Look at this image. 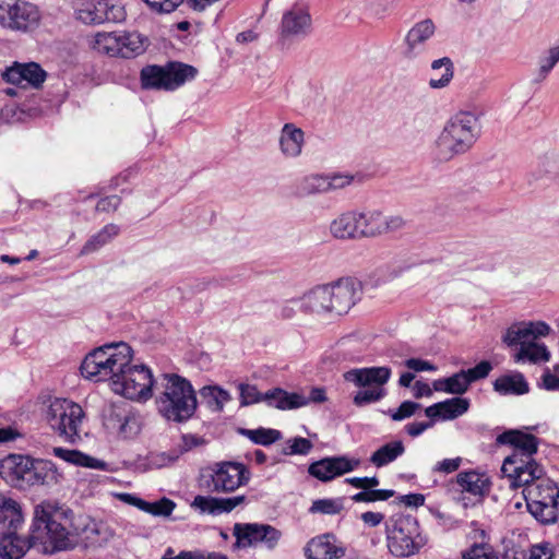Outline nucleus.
<instances>
[{
	"label": "nucleus",
	"instance_id": "obj_1",
	"mask_svg": "<svg viewBox=\"0 0 559 559\" xmlns=\"http://www.w3.org/2000/svg\"><path fill=\"white\" fill-rule=\"evenodd\" d=\"M62 515L61 508L51 501H41L35 507L29 536L40 554L51 555L71 547L70 533L60 522Z\"/></svg>",
	"mask_w": 559,
	"mask_h": 559
},
{
	"label": "nucleus",
	"instance_id": "obj_2",
	"mask_svg": "<svg viewBox=\"0 0 559 559\" xmlns=\"http://www.w3.org/2000/svg\"><path fill=\"white\" fill-rule=\"evenodd\" d=\"M160 380V391L155 401L158 413L168 421H188L198 407L191 383L176 373H164Z\"/></svg>",
	"mask_w": 559,
	"mask_h": 559
},
{
	"label": "nucleus",
	"instance_id": "obj_3",
	"mask_svg": "<svg viewBox=\"0 0 559 559\" xmlns=\"http://www.w3.org/2000/svg\"><path fill=\"white\" fill-rule=\"evenodd\" d=\"M132 360V349L126 343L107 344L86 355L80 370L84 378L99 381H110L112 386L119 373Z\"/></svg>",
	"mask_w": 559,
	"mask_h": 559
},
{
	"label": "nucleus",
	"instance_id": "obj_4",
	"mask_svg": "<svg viewBox=\"0 0 559 559\" xmlns=\"http://www.w3.org/2000/svg\"><path fill=\"white\" fill-rule=\"evenodd\" d=\"M388 547L395 557H411L426 545L419 522L415 516L397 514L386 525Z\"/></svg>",
	"mask_w": 559,
	"mask_h": 559
},
{
	"label": "nucleus",
	"instance_id": "obj_5",
	"mask_svg": "<svg viewBox=\"0 0 559 559\" xmlns=\"http://www.w3.org/2000/svg\"><path fill=\"white\" fill-rule=\"evenodd\" d=\"M198 74L197 68L179 61L165 66H146L140 72L141 86L144 90L174 91Z\"/></svg>",
	"mask_w": 559,
	"mask_h": 559
},
{
	"label": "nucleus",
	"instance_id": "obj_6",
	"mask_svg": "<svg viewBox=\"0 0 559 559\" xmlns=\"http://www.w3.org/2000/svg\"><path fill=\"white\" fill-rule=\"evenodd\" d=\"M478 135V118L471 112H459L444 127L438 145L451 155L462 154L474 145Z\"/></svg>",
	"mask_w": 559,
	"mask_h": 559
},
{
	"label": "nucleus",
	"instance_id": "obj_7",
	"mask_svg": "<svg viewBox=\"0 0 559 559\" xmlns=\"http://www.w3.org/2000/svg\"><path fill=\"white\" fill-rule=\"evenodd\" d=\"M251 473L239 462L222 461L210 465L201 477V486L210 492L229 493L249 483Z\"/></svg>",
	"mask_w": 559,
	"mask_h": 559
},
{
	"label": "nucleus",
	"instance_id": "obj_8",
	"mask_svg": "<svg viewBox=\"0 0 559 559\" xmlns=\"http://www.w3.org/2000/svg\"><path fill=\"white\" fill-rule=\"evenodd\" d=\"M530 513L543 524H552L559 520V488L548 477L523 489Z\"/></svg>",
	"mask_w": 559,
	"mask_h": 559
},
{
	"label": "nucleus",
	"instance_id": "obj_9",
	"mask_svg": "<svg viewBox=\"0 0 559 559\" xmlns=\"http://www.w3.org/2000/svg\"><path fill=\"white\" fill-rule=\"evenodd\" d=\"M85 413L83 408L69 400H55L48 407L47 421L49 426L66 441L75 443Z\"/></svg>",
	"mask_w": 559,
	"mask_h": 559
},
{
	"label": "nucleus",
	"instance_id": "obj_10",
	"mask_svg": "<svg viewBox=\"0 0 559 559\" xmlns=\"http://www.w3.org/2000/svg\"><path fill=\"white\" fill-rule=\"evenodd\" d=\"M154 384L152 372L144 365L124 367L112 383V391L130 400H147Z\"/></svg>",
	"mask_w": 559,
	"mask_h": 559
},
{
	"label": "nucleus",
	"instance_id": "obj_11",
	"mask_svg": "<svg viewBox=\"0 0 559 559\" xmlns=\"http://www.w3.org/2000/svg\"><path fill=\"white\" fill-rule=\"evenodd\" d=\"M39 21L40 12L31 2L14 0L0 4V24L5 28L28 32L36 28Z\"/></svg>",
	"mask_w": 559,
	"mask_h": 559
},
{
	"label": "nucleus",
	"instance_id": "obj_12",
	"mask_svg": "<svg viewBox=\"0 0 559 559\" xmlns=\"http://www.w3.org/2000/svg\"><path fill=\"white\" fill-rule=\"evenodd\" d=\"M236 537L234 547L247 548L258 544H264L267 548H274L282 537V533L270 524L236 523L233 528Z\"/></svg>",
	"mask_w": 559,
	"mask_h": 559
},
{
	"label": "nucleus",
	"instance_id": "obj_13",
	"mask_svg": "<svg viewBox=\"0 0 559 559\" xmlns=\"http://www.w3.org/2000/svg\"><path fill=\"white\" fill-rule=\"evenodd\" d=\"M501 472L509 479L511 488L528 486L544 479V467L536 460H521L518 456H507L503 461Z\"/></svg>",
	"mask_w": 559,
	"mask_h": 559
},
{
	"label": "nucleus",
	"instance_id": "obj_14",
	"mask_svg": "<svg viewBox=\"0 0 559 559\" xmlns=\"http://www.w3.org/2000/svg\"><path fill=\"white\" fill-rule=\"evenodd\" d=\"M326 286L334 314L347 313L361 298L362 285L355 277H342Z\"/></svg>",
	"mask_w": 559,
	"mask_h": 559
},
{
	"label": "nucleus",
	"instance_id": "obj_15",
	"mask_svg": "<svg viewBox=\"0 0 559 559\" xmlns=\"http://www.w3.org/2000/svg\"><path fill=\"white\" fill-rule=\"evenodd\" d=\"M357 222L359 239L394 233L405 225V221L401 216H385L377 210L357 212Z\"/></svg>",
	"mask_w": 559,
	"mask_h": 559
},
{
	"label": "nucleus",
	"instance_id": "obj_16",
	"mask_svg": "<svg viewBox=\"0 0 559 559\" xmlns=\"http://www.w3.org/2000/svg\"><path fill=\"white\" fill-rule=\"evenodd\" d=\"M312 25L309 8L306 4L295 3L285 11L280 24V36L282 39L306 36Z\"/></svg>",
	"mask_w": 559,
	"mask_h": 559
},
{
	"label": "nucleus",
	"instance_id": "obj_17",
	"mask_svg": "<svg viewBox=\"0 0 559 559\" xmlns=\"http://www.w3.org/2000/svg\"><path fill=\"white\" fill-rule=\"evenodd\" d=\"M78 17L87 24L117 23L126 19V12L121 5L112 4L108 0H96L85 3L78 11Z\"/></svg>",
	"mask_w": 559,
	"mask_h": 559
},
{
	"label": "nucleus",
	"instance_id": "obj_18",
	"mask_svg": "<svg viewBox=\"0 0 559 559\" xmlns=\"http://www.w3.org/2000/svg\"><path fill=\"white\" fill-rule=\"evenodd\" d=\"M550 332L549 325L544 321L519 322L512 324L502 337L503 343L509 346L523 347L539 336H546Z\"/></svg>",
	"mask_w": 559,
	"mask_h": 559
},
{
	"label": "nucleus",
	"instance_id": "obj_19",
	"mask_svg": "<svg viewBox=\"0 0 559 559\" xmlns=\"http://www.w3.org/2000/svg\"><path fill=\"white\" fill-rule=\"evenodd\" d=\"M496 443L500 445H511L514 448L510 456H518L520 460H535L534 454L538 451L539 439L532 433L519 429H510L500 433Z\"/></svg>",
	"mask_w": 559,
	"mask_h": 559
},
{
	"label": "nucleus",
	"instance_id": "obj_20",
	"mask_svg": "<svg viewBox=\"0 0 559 559\" xmlns=\"http://www.w3.org/2000/svg\"><path fill=\"white\" fill-rule=\"evenodd\" d=\"M360 461L347 456L324 457L309 465L308 472L321 481H330L345 473L354 471Z\"/></svg>",
	"mask_w": 559,
	"mask_h": 559
},
{
	"label": "nucleus",
	"instance_id": "obj_21",
	"mask_svg": "<svg viewBox=\"0 0 559 559\" xmlns=\"http://www.w3.org/2000/svg\"><path fill=\"white\" fill-rule=\"evenodd\" d=\"M307 559H338L345 556V548L336 545V537L326 533L310 539L305 547Z\"/></svg>",
	"mask_w": 559,
	"mask_h": 559
},
{
	"label": "nucleus",
	"instance_id": "obj_22",
	"mask_svg": "<svg viewBox=\"0 0 559 559\" xmlns=\"http://www.w3.org/2000/svg\"><path fill=\"white\" fill-rule=\"evenodd\" d=\"M46 76L45 70L36 62L14 63L3 73L4 80L11 84L21 85L26 82L35 88L44 83Z\"/></svg>",
	"mask_w": 559,
	"mask_h": 559
},
{
	"label": "nucleus",
	"instance_id": "obj_23",
	"mask_svg": "<svg viewBox=\"0 0 559 559\" xmlns=\"http://www.w3.org/2000/svg\"><path fill=\"white\" fill-rule=\"evenodd\" d=\"M246 499V496L242 495L230 498H216L198 495L191 502V508L198 510L200 513L218 515L233 511L236 507L245 503Z\"/></svg>",
	"mask_w": 559,
	"mask_h": 559
},
{
	"label": "nucleus",
	"instance_id": "obj_24",
	"mask_svg": "<svg viewBox=\"0 0 559 559\" xmlns=\"http://www.w3.org/2000/svg\"><path fill=\"white\" fill-rule=\"evenodd\" d=\"M390 377L391 369L389 367L358 368L344 373L346 381L353 382L359 388H373L376 385L384 388Z\"/></svg>",
	"mask_w": 559,
	"mask_h": 559
},
{
	"label": "nucleus",
	"instance_id": "obj_25",
	"mask_svg": "<svg viewBox=\"0 0 559 559\" xmlns=\"http://www.w3.org/2000/svg\"><path fill=\"white\" fill-rule=\"evenodd\" d=\"M105 425L108 429L116 430L123 439L133 438L140 431L138 417L133 413L119 407L110 408Z\"/></svg>",
	"mask_w": 559,
	"mask_h": 559
},
{
	"label": "nucleus",
	"instance_id": "obj_26",
	"mask_svg": "<svg viewBox=\"0 0 559 559\" xmlns=\"http://www.w3.org/2000/svg\"><path fill=\"white\" fill-rule=\"evenodd\" d=\"M31 456L10 454L0 461L1 478L13 487H23V476L28 468Z\"/></svg>",
	"mask_w": 559,
	"mask_h": 559
},
{
	"label": "nucleus",
	"instance_id": "obj_27",
	"mask_svg": "<svg viewBox=\"0 0 559 559\" xmlns=\"http://www.w3.org/2000/svg\"><path fill=\"white\" fill-rule=\"evenodd\" d=\"M31 548H34V544H32L29 535L26 538L15 532L0 535V557L2 559H22Z\"/></svg>",
	"mask_w": 559,
	"mask_h": 559
},
{
	"label": "nucleus",
	"instance_id": "obj_28",
	"mask_svg": "<svg viewBox=\"0 0 559 559\" xmlns=\"http://www.w3.org/2000/svg\"><path fill=\"white\" fill-rule=\"evenodd\" d=\"M300 310L307 314L332 313L328 286H317L306 293L300 299Z\"/></svg>",
	"mask_w": 559,
	"mask_h": 559
},
{
	"label": "nucleus",
	"instance_id": "obj_29",
	"mask_svg": "<svg viewBox=\"0 0 559 559\" xmlns=\"http://www.w3.org/2000/svg\"><path fill=\"white\" fill-rule=\"evenodd\" d=\"M435 31L436 26L429 19L416 23L405 37L406 50L404 55L407 58L414 57L417 48L424 45L435 34Z\"/></svg>",
	"mask_w": 559,
	"mask_h": 559
},
{
	"label": "nucleus",
	"instance_id": "obj_30",
	"mask_svg": "<svg viewBox=\"0 0 559 559\" xmlns=\"http://www.w3.org/2000/svg\"><path fill=\"white\" fill-rule=\"evenodd\" d=\"M456 483L463 491L478 498H483L490 490V480L486 474L475 471L460 472L456 475Z\"/></svg>",
	"mask_w": 559,
	"mask_h": 559
},
{
	"label": "nucleus",
	"instance_id": "obj_31",
	"mask_svg": "<svg viewBox=\"0 0 559 559\" xmlns=\"http://www.w3.org/2000/svg\"><path fill=\"white\" fill-rule=\"evenodd\" d=\"M263 402L278 409H294L307 405L302 394L288 393L281 388H273L265 392Z\"/></svg>",
	"mask_w": 559,
	"mask_h": 559
},
{
	"label": "nucleus",
	"instance_id": "obj_32",
	"mask_svg": "<svg viewBox=\"0 0 559 559\" xmlns=\"http://www.w3.org/2000/svg\"><path fill=\"white\" fill-rule=\"evenodd\" d=\"M330 231L337 239H359L357 212L341 214L330 225Z\"/></svg>",
	"mask_w": 559,
	"mask_h": 559
},
{
	"label": "nucleus",
	"instance_id": "obj_33",
	"mask_svg": "<svg viewBox=\"0 0 559 559\" xmlns=\"http://www.w3.org/2000/svg\"><path fill=\"white\" fill-rule=\"evenodd\" d=\"M493 389L501 395H522L530 391V386L521 372H510L500 376L493 382Z\"/></svg>",
	"mask_w": 559,
	"mask_h": 559
},
{
	"label": "nucleus",
	"instance_id": "obj_34",
	"mask_svg": "<svg viewBox=\"0 0 559 559\" xmlns=\"http://www.w3.org/2000/svg\"><path fill=\"white\" fill-rule=\"evenodd\" d=\"M282 152L286 156L295 157L301 152L304 144V131L293 123L284 124L280 140Z\"/></svg>",
	"mask_w": 559,
	"mask_h": 559
},
{
	"label": "nucleus",
	"instance_id": "obj_35",
	"mask_svg": "<svg viewBox=\"0 0 559 559\" xmlns=\"http://www.w3.org/2000/svg\"><path fill=\"white\" fill-rule=\"evenodd\" d=\"M405 452L404 443L401 440L383 444L372 453L369 461L376 467L385 466Z\"/></svg>",
	"mask_w": 559,
	"mask_h": 559
},
{
	"label": "nucleus",
	"instance_id": "obj_36",
	"mask_svg": "<svg viewBox=\"0 0 559 559\" xmlns=\"http://www.w3.org/2000/svg\"><path fill=\"white\" fill-rule=\"evenodd\" d=\"M432 76L429 80L431 88H442L447 86L453 78L454 68L450 58L444 57L435 60L431 64Z\"/></svg>",
	"mask_w": 559,
	"mask_h": 559
},
{
	"label": "nucleus",
	"instance_id": "obj_37",
	"mask_svg": "<svg viewBox=\"0 0 559 559\" xmlns=\"http://www.w3.org/2000/svg\"><path fill=\"white\" fill-rule=\"evenodd\" d=\"M145 41L136 32L119 34V57L134 58L145 50Z\"/></svg>",
	"mask_w": 559,
	"mask_h": 559
},
{
	"label": "nucleus",
	"instance_id": "obj_38",
	"mask_svg": "<svg viewBox=\"0 0 559 559\" xmlns=\"http://www.w3.org/2000/svg\"><path fill=\"white\" fill-rule=\"evenodd\" d=\"M513 357L516 362L528 361L537 364L540 361H548L550 353L544 344L534 341L523 347H519Z\"/></svg>",
	"mask_w": 559,
	"mask_h": 559
},
{
	"label": "nucleus",
	"instance_id": "obj_39",
	"mask_svg": "<svg viewBox=\"0 0 559 559\" xmlns=\"http://www.w3.org/2000/svg\"><path fill=\"white\" fill-rule=\"evenodd\" d=\"M92 48L102 55L119 56V34L97 33L93 38Z\"/></svg>",
	"mask_w": 559,
	"mask_h": 559
},
{
	"label": "nucleus",
	"instance_id": "obj_40",
	"mask_svg": "<svg viewBox=\"0 0 559 559\" xmlns=\"http://www.w3.org/2000/svg\"><path fill=\"white\" fill-rule=\"evenodd\" d=\"M120 231L118 225L108 224L106 225L99 233L92 236L86 243L83 246L81 253L86 254L93 251H96L107 242H109L114 237H116Z\"/></svg>",
	"mask_w": 559,
	"mask_h": 559
},
{
	"label": "nucleus",
	"instance_id": "obj_41",
	"mask_svg": "<svg viewBox=\"0 0 559 559\" xmlns=\"http://www.w3.org/2000/svg\"><path fill=\"white\" fill-rule=\"evenodd\" d=\"M239 433L249 438L253 443L261 445H271L272 443L278 441L282 438V433L280 430L263 428L260 427L258 429H246L239 428Z\"/></svg>",
	"mask_w": 559,
	"mask_h": 559
},
{
	"label": "nucleus",
	"instance_id": "obj_42",
	"mask_svg": "<svg viewBox=\"0 0 559 559\" xmlns=\"http://www.w3.org/2000/svg\"><path fill=\"white\" fill-rule=\"evenodd\" d=\"M441 408V420H452L468 411L469 401L463 397H452L439 402Z\"/></svg>",
	"mask_w": 559,
	"mask_h": 559
},
{
	"label": "nucleus",
	"instance_id": "obj_43",
	"mask_svg": "<svg viewBox=\"0 0 559 559\" xmlns=\"http://www.w3.org/2000/svg\"><path fill=\"white\" fill-rule=\"evenodd\" d=\"M325 176L311 175L302 178L296 187V195L306 197L326 192Z\"/></svg>",
	"mask_w": 559,
	"mask_h": 559
},
{
	"label": "nucleus",
	"instance_id": "obj_44",
	"mask_svg": "<svg viewBox=\"0 0 559 559\" xmlns=\"http://www.w3.org/2000/svg\"><path fill=\"white\" fill-rule=\"evenodd\" d=\"M35 469L38 486L57 484L59 481L60 474L51 461L35 460Z\"/></svg>",
	"mask_w": 559,
	"mask_h": 559
},
{
	"label": "nucleus",
	"instance_id": "obj_45",
	"mask_svg": "<svg viewBox=\"0 0 559 559\" xmlns=\"http://www.w3.org/2000/svg\"><path fill=\"white\" fill-rule=\"evenodd\" d=\"M343 509L344 498H326L314 500L309 508V512L334 515L341 513Z\"/></svg>",
	"mask_w": 559,
	"mask_h": 559
},
{
	"label": "nucleus",
	"instance_id": "obj_46",
	"mask_svg": "<svg viewBox=\"0 0 559 559\" xmlns=\"http://www.w3.org/2000/svg\"><path fill=\"white\" fill-rule=\"evenodd\" d=\"M201 395L206 400L209 406L215 411H222L224 404L230 399L228 392L218 386H205L202 389Z\"/></svg>",
	"mask_w": 559,
	"mask_h": 559
},
{
	"label": "nucleus",
	"instance_id": "obj_47",
	"mask_svg": "<svg viewBox=\"0 0 559 559\" xmlns=\"http://www.w3.org/2000/svg\"><path fill=\"white\" fill-rule=\"evenodd\" d=\"M386 395V390L379 385L373 388H365L359 390L353 399V402L356 406H365L371 403H376L382 400Z\"/></svg>",
	"mask_w": 559,
	"mask_h": 559
},
{
	"label": "nucleus",
	"instance_id": "obj_48",
	"mask_svg": "<svg viewBox=\"0 0 559 559\" xmlns=\"http://www.w3.org/2000/svg\"><path fill=\"white\" fill-rule=\"evenodd\" d=\"M395 495L394 490L369 488L361 490L352 497L355 502L385 501Z\"/></svg>",
	"mask_w": 559,
	"mask_h": 559
},
{
	"label": "nucleus",
	"instance_id": "obj_49",
	"mask_svg": "<svg viewBox=\"0 0 559 559\" xmlns=\"http://www.w3.org/2000/svg\"><path fill=\"white\" fill-rule=\"evenodd\" d=\"M462 559H499V557L491 545L479 543L462 552Z\"/></svg>",
	"mask_w": 559,
	"mask_h": 559
},
{
	"label": "nucleus",
	"instance_id": "obj_50",
	"mask_svg": "<svg viewBox=\"0 0 559 559\" xmlns=\"http://www.w3.org/2000/svg\"><path fill=\"white\" fill-rule=\"evenodd\" d=\"M145 506L146 507L144 508V512L150 513L154 516L163 518L170 516L176 508V503L166 497L154 502L146 501Z\"/></svg>",
	"mask_w": 559,
	"mask_h": 559
},
{
	"label": "nucleus",
	"instance_id": "obj_51",
	"mask_svg": "<svg viewBox=\"0 0 559 559\" xmlns=\"http://www.w3.org/2000/svg\"><path fill=\"white\" fill-rule=\"evenodd\" d=\"M238 390L240 393V406L257 404L264 400V393L259 392L258 388L253 384L239 383Z\"/></svg>",
	"mask_w": 559,
	"mask_h": 559
},
{
	"label": "nucleus",
	"instance_id": "obj_52",
	"mask_svg": "<svg viewBox=\"0 0 559 559\" xmlns=\"http://www.w3.org/2000/svg\"><path fill=\"white\" fill-rule=\"evenodd\" d=\"M420 408L421 405L419 403L413 401H404L396 409H389L384 412V414L389 415L394 421H401L412 417Z\"/></svg>",
	"mask_w": 559,
	"mask_h": 559
},
{
	"label": "nucleus",
	"instance_id": "obj_53",
	"mask_svg": "<svg viewBox=\"0 0 559 559\" xmlns=\"http://www.w3.org/2000/svg\"><path fill=\"white\" fill-rule=\"evenodd\" d=\"M448 389H449V394H455V395H461V394H464L469 385H471V382L468 380V377L466 376L465 373V370H461L454 374H452L451 377H448Z\"/></svg>",
	"mask_w": 559,
	"mask_h": 559
},
{
	"label": "nucleus",
	"instance_id": "obj_54",
	"mask_svg": "<svg viewBox=\"0 0 559 559\" xmlns=\"http://www.w3.org/2000/svg\"><path fill=\"white\" fill-rule=\"evenodd\" d=\"M312 442L302 437H296L294 439H289L287 441V448L283 450V453L286 455H295V454H308L312 449Z\"/></svg>",
	"mask_w": 559,
	"mask_h": 559
},
{
	"label": "nucleus",
	"instance_id": "obj_55",
	"mask_svg": "<svg viewBox=\"0 0 559 559\" xmlns=\"http://www.w3.org/2000/svg\"><path fill=\"white\" fill-rule=\"evenodd\" d=\"M7 512H10L13 515V519L11 520V525H13L15 522L16 523L22 522V514L20 512L19 503L16 501H14L13 499L3 498L0 501V522L5 521Z\"/></svg>",
	"mask_w": 559,
	"mask_h": 559
},
{
	"label": "nucleus",
	"instance_id": "obj_56",
	"mask_svg": "<svg viewBox=\"0 0 559 559\" xmlns=\"http://www.w3.org/2000/svg\"><path fill=\"white\" fill-rule=\"evenodd\" d=\"M181 441H182V443L180 445V450L169 459L170 462H175L179 457L180 454L188 452L193 448L201 447V445L205 444V440L202 437H199L197 435H191V433L182 435Z\"/></svg>",
	"mask_w": 559,
	"mask_h": 559
},
{
	"label": "nucleus",
	"instance_id": "obj_57",
	"mask_svg": "<svg viewBox=\"0 0 559 559\" xmlns=\"http://www.w3.org/2000/svg\"><path fill=\"white\" fill-rule=\"evenodd\" d=\"M559 61V45L548 50V56L540 60L539 75L544 80Z\"/></svg>",
	"mask_w": 559,
	"mask_h": 559
},
{
	"label": "nucleus",
	"instance_id": "obj_58",
	"mask_svg": "<svg viewBox=\"0 0 559 559\" xmlns=\"http://www.w3.org/2000/svg\"><path fill=\"white\" fill-rule=\"evenodd\" d=\"M492 366L489 361L483 360L475 367L465 370L466 376L471 384L477 380L485 379L491 371Z\"/></svg>",
	"mask_w": 559,
	"mask_h": 559
},
{
	"label": "nucleus",
	"instance_id": "obj_59",
	"mask_svg": "<svg viewBox=\"0 0 559 559\" xmlns=\"http://www.w3.org/2000/svg\"><path fill=\"white\" fill-rule=\"evenodd\" d=\"M156 13H170L175 11L183 0H144Z\"/></svg>",
	"mask_w": 559,
	"mask_h": 559
},
{
	"label": "nucleus",
	"instance_id": "obj_60",
	"mask_svg": "<svg viewBox=\"0 0 559 559\" xmlns=\"http://www.w3.org/2000/svg\"><path fill=\"white\" fill-rule=\"evenodd\" d=\"M353 176L347 175H333V176H325V183H328L326 192L330 190H336L342 189L353 181Z\"/></svg>",
	"mask_w": 559,
	"mask_h": 559
},
{
	"label": "nucleus",
	"instance_id": "obj_61",
	"mask_svg": "<svg viewBox=\"0 0 559 559\" xmlns=\"http://www.w3.org/2000/svg\"><path fill=\"white\" fill-rule=\"evenodd\" d=\"M404 366L414 372L437 370V367L433 364L420 358H408L404 361Z\"/></svg>",
	"mask_w": 559,
	"mask_h": 559
},
{
	"label": "nucleus",
	"instance_id": "obj_62",
	"mask_svg": "<svg viewBox=\"0 0 559 559\" xmlns=\"http://www.w3.org/2000/svg\"><path fill=\"white\" fill-rule=\"evenodd\" d=\"M554 550L549 543L534 545L530 549V559H552Z\"/></svg>",
	"mask_w": 559,
	"mask_h": 559
},
{
	"label": "nucleus",
	"instance_id": "obj_63",
	"mask_svg": "<svg viewBox=\"0 0 559 559\" xmlns=\"http://www.w3.org/2000/svg\"><path fill=\"white\" fill-rule=\"evenodd\" d=\"M52 453L62 459L66 462L72 463L79 466L80 457H83V453L78 450H68L63 448L56 447L52 449Z\"/></svg>",
	"mask_w": 559,
	"mask_h": 559
},
{
	"label": "nucleus",
	"instance_id": "obj_64",
	"mask_svg": "<svg viewBox=\"0 0 559 559\" xmlns=\"http://www.w3.org/2000/svg\"><path fill=\"white\" fill-rule=\"evenodd\" d=\"M346 483L350 484L356 488H360L362 490H367L369 488H376L379 485V478L373 477H353L347 478Z\"/></svg>",
	"mask_w": 559,
	"mask_h": 559
}]
</instances>
